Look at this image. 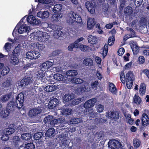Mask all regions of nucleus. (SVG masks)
Instances as JSON below:
<instances>
[{
  "mask_svg": "<svg viewBox=\"0 0 149 149\" xmlns=\"http://www.w3.org/2000/svg\"><path fill=\"white\" fill-rule=\"evenodd\" d=\"M120 80L123 84H133L135 80L134 76L132 71H129L125 75L124 70H123L120 73Z\"/></svg>",
  "mask_w": 149,
  "mask_h": 149,
  "instance_id": "obj_1",
  "label": "nucleus"
},
{
  "mask_svg": "<svg viewBox=\"0 0 149 149\" xmlns=\"http://www.w3.org/2000/svg\"><path fill=\"white\" fill-rule=\"evenodd\" d=\"M70 16L69 22L71 24L74 22L81 24L82 22L81 16L77 13L72 12L70 14Z\"/></svg>",
  "mask_w": 149,
  "mask_h": 149,
  "instance_id": "obj_2",
  "label": "nucleus"
},
{
  "mask_svg": "<svg viewBox=\"0 0 149 149\" xmlns=\"http://www.w3.org/2000/svg\"><path fill=\"white\" fill-rule=\"evenodd\" d=\"M108 144L109 148V149H121L122 147L121 143L115 139L110 141Z\"/></svg>",
  "mask_w": 149,
  "mask_h": 149,
  "instance_id": "obj_3",
  "label": "nucleus"
},
{
  "mask_svg": "<svg viewBox=\"0 0 149 149\" xmlns=\"http://www.w3.org/2000/svg\"><path fill=\"white\" fill-rule=\"evenodd\" d=\"M24 98V95L23 93H21L18 94L16 97V103L17 107L21 108L23 106V102Z\"/></svg>",
  "mask_w": 149,
  "mask_h": 149,
  "instance_id": "obj_4",
  "label": "nucleus"
},
{
  "mask_svg": "<svg viewBox=\"0 0 149 149\" xmlns=\"http://www.w3.org/2000/svg\"><path fill=\"white\" fill-rule=\"evenodd\" d=\"M27 58L30 59H36L39 57L40 54L38 51H28L26 54Z\"/></svg>",
  "mask_w": 149,
  "mask_h": 149,
  "instance_id": "obj_5",
  "label": "nucleus"
},
{
  "mask_svg": "<svg viewBox=\"0 0 149 149\" xmlns=\"http://www.w3.org/2000/svg\"><path fill=\"white\" fill-rule=\"evenodd\" d=\"M53 65V63L49 61H46L40 65V69L46 72L48 69Z\"/></svg>",
  "mask_w": 149,
  "mask_h": 149,
  "instance_id": "obj_6",
  "label": "nucleus"
},
{
  "mask_svg": "<svg viewBox=\"0 0 149 149\" xmlns=\"http://www.w3.org/2000/svg\"><path fill=\"white\" fill-rule=\"evenodd\" d=\"M49 37L50 36L47 33L42 32V34L39 35L38 36H37V38L36 39H37L39 41L45 42L48 40Z\"/></svg>",
  "mask_w": 149,
  "mask_h": 149,
  "instance_id": "obj_7",
  "label": "nucleus"
},
{
  "mask_svg": "<svg viewBox=\"0 0 149 149\" xmlns=\"http://www.w3.org/2000/svg\"><path fill=\"white\" fill-rule=\"evenodd\" d=\"M27 22L31 24L37 25L40 23L39 20L36 19L34 16L33 15L29 16L27 18Z\"/></svg>",
  "mask_w": 149,
  "mask_h": 149,
  "instance_id": "obj_8",
  "label": "nucleus"
},
{
  "mask_svg": "<svg viewBox=\"0 0 149 149\" xmlns=\"http://www.w3.org/2000/svg\"><path fill=\"white\" fill-rule=\"evenodd\" d=\"M97 101L95 98H92L86 102L84 104V107L86 108H88L93 106Z\"/></svg>",
  "mask_w": 149,
  "mask_h": 149,
  "instance_id": "obj_9",
  "label": "nucleus"
},
{
  "mask_svg": "<svg viewBox=\"0 0 149 149\" xmlns=\"http://www.w3.org/2000/svg\"><path fill=\"white\" fill-rule=\"evenodd\" d=\"M42 110L40 108L34 109L29 111L28 114L30 117H32L36 116Z\"/></svg>",
  "mask_w": 149,
  "mask_h": 149,
  "instance_id": "obj_10",
  "label": "nucleus"
},
{
  "mask_svg": "<svg viewBox=\"0 0 149 149\" xmlns=\"http://www.w3.org/2000/svg\"><path fill=\"white\" fill-rule=\"evenodd\" d=\"M90 88L88 87L87 84H84L81 87L77 88L75 91L77 94H80L82 93L84 91H89Z\"/></svg>",
  "mask_w": 149,
  "mask_h": 149,
  "instance_id": "obj_11",
  "label": "nucleus"
},
{
  "mask_svg": "<svg viewBox=\"0 0 149 149\" xmlns=\"http://www.w3.org/2000/svg\"><path fill=\"white\" fill-rule=\"evenodd\" d=\"M96 24L95 19L93 18H89L87 21V27L89 29H92Z\"/></svg>",
  "mask_w": 149,
  "mask_h": 149,
  "instance_id": "obj_12",
  "label": "nucleus"
},
{
  "mask_svg": "<svg viewBox=\"0 0 149 149\" xmlns=\"http://www.w3.org/2000/svg\"><path fill=\"white\" fill-rule=\"evenodd\" d=\"M141 121L142 125L147 126L149 124V118L148 116L145 113L143 114L141 117Z\"/></svg>",
  "mask_w": 149,
  "mask_h": 149,
  "instance_id": "obj_13",
  "label": "nucleus"
},
{
  "mask_svg": "<svg viewBox=\"0 0 149 149\" xmlns=\"http://www.w3.org/2000/svg\"><path fill=\"white\" fill-rule=\"evenodd\" d=\"M107 117H108L111 119H118L119 116L118 113L116 111L111 112H109L107 113Z\"/></svg>",
  "mask_w": 149,
  "mask_h": 149,
  "instance_id": "obj_14",
  "label": "nucleus"
},
{
  "mask_svg": "<svg viewBox=\"0 0 149 149\" xmlns=\"http://www.w3.org/2000/svg\"><path fill=\"white\" fill-rule=\"evenodd\" d=\"M58 103V100L56 98H53L50 101L48 105L50 109H52L56 107Z\"/></svg>",
  "mask_w": 149,
  "mask_h": 149,
  "instance_id": "obj_15",
  "label": "nucleus"
},
{
  "mask_svg": "<svg viewBox=\"0 0 149 149\" xmlns=\"http://www.w3.org/2000/svg\"><path fill=\"white\" fill-rule=\"evenodd\" d=\"M49 15V12L47 11H45L43 12L39 11L37 13V16L42 19L48 18Z\"/></svg>",
  "mask_w": 149,
  "mask_h": 149,
  "instance_id": "obj_16",
  "label": "nucleus"
},
{
  "mask_svg": "<svg viewBox=\"0 0 149 149\" xmlns=\"http://www.w3.org/2000/svg\"><path fill=\"white\" fill-rule=\"evenodd\" d=\"M19 62L18 57L15 55H12L10 59V63L12 65H16L18 64Z\"/></svg>",
  "mask_w": 149,
  "mask_h": 149,
  "instance_id": "obj_17",
  "label": "nucleus"
},
{
  "mask_svg": "<svg viewBox=\"0 0 149 149\" xmlns=\"http://www.w3.org/2000/svg\"><path fill=\"white\" fill-rule=\"evenodd\" d=\"M65 118H60L57 119H53L50 121V124L51 125H57L58 123H62L65 122Z\"/></svg>",
  "mask_w": 149,
  "mask_h": 149,
  "instance_id": "obj_18",
  "label": "nucleus"
},
{
  "mask_svg": "<svg viewBox=\"0 0 149 149\" xmlns=\"http://www.w3.org/2000/svg\"><path fill=\"white\" fill-rule=\"evenodd\" d=\"M46 72L43 70H40V69H38V71L35 73V74L37 75V78L39 79H43L45 76V73Z\"/></svg>",
  "mask_w": 149,
  "mask_h": 149,
  "instance_id": "obj_19",
  "label": "nucleus"
},
{
  "mask_svg": "<svg viewBox=\"0 0 149 149\" xmlns=\"http://www.w3.org/2000/svg\"><path fill=\"white\" fill-rule=\"evenodd\" d=\"M53 78L57 81H60V83L64 82L65 78L64 76L61 74L57 73L54 74Z\"/></svg>",
  "mask_w": 149,
  "mask_h": 149,
  "instance_id": "obj_20",
  "label": "nucleus"
},
{
  "mask_svg": "<svg viewBox=\"0 0 149 149\" xmlns=\"http://www.w3.org/2000/svg\"><path fill=\"white\" fill-rule=\"evenodd\" d=\"M88 42L93 45L95 44L97 42V38L92 35H90L88 36Z\"/></svg>",
  "mask_w": 149,
  "mask_h": 149,
  "instance_id": "obj_21",
  "label": "nucleus"
},
{
  "mask_svg": "<svg viewBox=\"0 0 149 149\" xmlns=\"http://www.w3.org/2000/svg\"><path fill=\"white\" fill-rule=\"evenodd\" d=\"M74 97V95L73 93L65 94L63 96V99L64 101L68 102Z\"/></svg>",
  "mask_w": 149,
  "mask_h": 149,
  "instance_id": "obj_22",
  "label": "nucleus"
},
{
  "mask_svg": "<svg viewBox=\"0 0 149 149\" xmlns=\"http://www.w3.org/2000/svg\"><path fill=\"white\" fill-rule=\"evenodd\" d=\"M28 29V26H27L26 24H24L20 26L18 29V32L19 33L22 34L24 32H26Z\"/></svg>",
  "mask_w": 149,
  "mask_h": 149,
  "instance_id": "obj_23",
  "label": "nucleus"
},
{
  "mask_svg": "<svg viewBox=\"0 0 149 149\" xmlns=\"http://www.w3.org/2000/svg\"><path fill=\"white\" fill-rule=\"evenodd\" d=\"M13 127L14 125H10L8 126V127L6 129L5 131L4 132V133L8 135H11L15 132V129L13 128Z\"/></svg>",
  "mask_w": 149,
  "mask_h": 149,
  "instance_id": "obj_24",
  "label": "nucleus"
},
{
  "mask_svg": "<svg viewBox=\"0 0 149 149\" xmlns=\"http://www.w3.org/2000/svg\"><path fill=\"white\" fill-rule=\"evenodd\" d=\"M57 86L54 84L48 85L45 88V90L47 92H52L56 90L57 88Z\"/></svg>",
  "mask_w": 149,
  "mask_h": 149,
  "instance_id": "obj_25",
  "label": "nucleus"
},
{
  "mask_svg": "<svg viewBox=\"0 0 149 149\" xmlns=\"http://www.w3.org/2000/svg\"><path fill=\"white\" fill-rule=\"evenodd\" d=\"M82 120L81 118H73L71 119L70 122H67L68 124H76L82 122Z\"/></svg>",
  "mask_w": 149,
  "mask_h": 149,
  "instance_id": "obj_26",
  "label": "nucleus"
},
{
  "mask_svg": "<svg viewBox=\"0 0 149 149\" xmlns=\"http://www.w3.org/2000/svg\"><path fill=\"white\" fill-rule=\"evenodd\" d=\"M124 13L126 16H130L133 13L132 7L130 6H127L124 9Z\"/></svg>",
  "mask_w": 149,
  "mask_h": 149,
  "instance_id": "obj_27",
  "label": "nucleus"
},
{
  "mask_svg": "<svg viewBox=\"0 0 149 149\" xmlns=\"http://www.w3.org/2000/svg\"><path fill=\"white\" fill-rule=\"evenodd\" d=\"M88 11L91 14H93L95 13L94 6L91 3H88L86 5Z\"/></svg>",
  "mask_w": 149,
  "mask_h": 149,
  "instance_id": "obj_28",
  "label": "nucleus"
},
{
  "mask_svg": "<svg viewBox=\"0 0 149 149\" xmlns=\"http://www.w3.org/2000/svg\"><path fill=\"white\" fill-rule=\"evenodd\" d=\"M62 5L60 4H56L54 5L53 11L55 13H60L62 9Z\"/></svg>",
  "mask_w": 149,
  "mask_h": 149,
  "instance_id": "obj_29",
  "label": "nucleus"
},
{
  "mask_svg": "<svg viewBox=\"0 0 149 149\" xmlns=\"http://www.w3.org/2000/svg\"><path fill=\"white\" fill-rule=\"evenodd\" d=\"M10 111L7 109L6 110H3L0 112V116L2 118H5L9 115Z\"/></svg>",
  "mask_w": 149,
  "mask_h": 149,
  "instance_id": "obj_30",
  "label": "nucleus"
},
{
  "mask_svg": "<svg viewBox=\"0 0 149 149\" xmlns=\"http://www.w3.org/2000/svg\"><path fill=\"white\" fill-rule=\"evenodd\" d=\"M83 63L86 65L89 66H92L93 64L92 60L89 58H87L84 59Z\"/></svg>",
  "mask_w": 149,
  "mask_h": 149,
  "instance_id": "obj_31",
  "label": "nucleus"
},
{
  "mask_svg": "<svg viewBox=\"0 0 149 149\" xmlns=\"http://www.w3.org/2000/svg\"><path fill=\"white\" fill-rule=\"evenodd\" d=\"M16 102L15 103L13 102H10L8 104L7 109L10 111H12L14 109L15 107H17V105H16Z\"/></svg>",
  "mask_w": 149,
  "mask_h": 149,
  "instance_id": "obj_32",
  "label": "nucleus"
},
{
  "mask_svg": "<svg viewBox=\"0 0 149 149\" xmlns=\"http://www.w3.org/2000/svg\"><path fill=\"white\" fill-rule=\"evenodd\" d=\"M31 81V77L25 76L20 81V84H30Z\"/></svg>",
  "mask_w": 149,
  "mask_h": 149,
  "instance_id": "obj_33",
  "label": "nucleus"
},
{
  "mask_svg": "<svg viewBox=\"0 0 149 149\" xmlns=\"http://www.w3.org/2000/svg\"><path fill=\"white\" fill-rule=\"evenodd\" d=\"M66 74L68 76L74 77L77 75L78 73L76 70H70L67 71Z\"/></svg>",
  "mask_w": 149,
  "mask_h": 149,
  "instance_id": "obj_34",
  "label": "nucleus"
},
{
  "mask_svg": "<svg viewBox=\"0 0 149 149\" xmlns=\"http://www.w3.org/2000/svg\"><path fill=\"white\" fill-rule=\"evenodd\" d=\"M79 47V44L75 43L74 42L70 45L68 47V49L70 51H72L74 48H78Z\"/></svg>",
  "mask_w": 149,
  "mask_h": 149,
  "instance_id": "obj_35",
  "label": "nucleus"
},
{
  "mask_svg": "<svg viewBox=\"0 0 149 149\" xmlns=\"http://www.w3.org/2000/svg\"><path fill=\"white\" fill-rule=\"evenodd\" d=\"M55 132V130L53 128L49 129L45 133V135L46 136L50 137L51 136L54 135Z\"/></svg>",
  "mask_w": 149,
  "mask_h": 149,
  "instance_id": "obj_36",
  "label": "nucleus"
},
{
  "mask_svg": "<svg viewBox=\"0 0 149 149\" xmlns=\"http://www.w3.org/2000/svg\"><path fill=\"white\" fill-rule=\"evenodd\" d=\"M31 137V135L29 133H25L22 134L21 138L24 140L27 141L29 140Z\"/></svg>",
  "mask_w": 149,
  "mask_h": 149,
  "instance_id": "obj_37",
  "label": "nucleus"
},
{
  "mask_svg": "<svg viewBox=\"0 0 149 149\" xmlns=\"http://www.w3.org/2000/svg\"><path fill=\"white\" fill-rule=\"evenodd\" d=\"M22 141V140L17 136H15L13 138V143L16 146L19 145Z\"/></svg>",
  "mask_w": 149,
  "mask_h": 149,
  "instance_id": "obj_38",
  "label": "nucleus"
},
{
  "mask_svg": "<svg viewBox=\"0 0 149 149\" xmlns=\"http://www.w3.org/2000/svg\"><path fill=\"white\" fill-rule=\"evenodd\" d=\"M34 48L35 49H38L39 50H43L45 47V46L42 44H40L38 42L34 44Z\"/></svg>",
  "mask_w": 149,
  "mask_h": 149,
  "instance_id": "obj_39",
  "label": "nucleus"
},
{
  "mask_svg": "<svg viewBox=\"0 0 149 149\" xmlns=\"http://www.w3.org/2000/svg\"><path fill=\"white\" fill-rule=\"evenodd\" d=\"M147 19L145 17H142L140 19L139 24L141 26L145 27L146 26Z\"/></svg>",
  "mask_w": 149,
  "mask_h": 149,
  "instance_id": "obj_40",
  "label": "nucleus"
},
{
  "mask_svg": "<svg viewBox=\"0 0 149 149\" xmlns=\"http://www.w3.org/2000/svg\"><path fill=\"white\" fill-rule=\"evenodd\" d=\"M21 48L18 46L16 47L13 52V55L18 57L20 55Z\"/></svg>",
  "mask_w": 149,
  "mask_h": 149,
  "instance_id": "obj_41",
  "label": "nucleus"
},
{
  "mask_svg": "<svg viewBox=\"0 0 149 149\" xmlns=\"http://www.w3.org/2000/svg\"><path fill=\"white\" fill-rule=\"evenodd\" d=\"M84 98L83 97L81 98H79L74 100L72 102V105H75L79 104L81 102L84 100Z\"/></svg>",
  "mask_w": 149,
  "mask_h": 149,
  "instance_id": "obj_42",
  "label": "nucleus"
},
{
  "mask_svg": "<svg viewBox=\"0 0 149 149\" xmlns=\"http://www.w3.org/2000/svg\"><path fill=\"white\" fill-rule=\"evenodd\" d=\"M62 15H61V13H56L53 15V18L54 20L56 21H58L62 17Z\"/></svg>",
  "mask_w": 149,
  "mask_h": 149,
  "instance_id": "obj_43",
  "label": "nucleus"
},
{
  "mask_svg": "<svg viewBox=\"0 0 149 149\" xmlns=\"http://www.w3.org/2000/svg\"><path fill=\"white\" fill-rule=\"evenodd\" d=\"M10 71V69L8 67L6 66L3 68V69L1 72V74L2 75L5 76L8 74Z\"/></svg>",
  "mask_w": 149,
  "mask_h": 149,
  "instance_id": "obj_44",
  "label": "nucleus"
},
{
  "mask_svg": "<svg viewBox=\"0 0 149 149\" xmlns=\"http://www.w3.org/2000/svg\"><path fill=\"white\" fill-rule=\"evenodd\" d=\"M146 86L145 84H141L140 88V94L141 95H143L145 93Z\"/></svg>",
  "mask_w": 149,
  "mask_h": 149,
  "instance_id": "obj_45",
  "label": "nucleus"
},
{
  "mask_svg": "<svg viewBox=\"0 0 149 149\" xmlns=\"http://www.w3.org/2000/svg\"><path fill=\"white\" fill-rule=\"evenodd\" d=\"M133 100L134 102L137 104H139L141 102L140 97L135 94L133 98Z\"/></svg>",
  "mask_w": 149,
  "mask_h": 149,
  "instance_id": "obj_46",
  "label": "nucleus"
},
{
  "mask_svg": "<svg viewBox=\"0 0 149 149\" xmlns=\"http://www.w3.org/2000/svg\"><path fill=\"white\" fill-rule=\"evenodd\" d=\"M115 41V37L114 36H110L108 40V43L109 46H111L113 45Z\"/></svg>",
  "mask_w": 149,
  "mask_h": 149,
  "instance_id": "obj_47",
  "label": "nucleus"
},
{
  "mask_svg": "<svg viewBox=\"0 0 149 149\" xmlns=\"http://www.w3.org/2000/svg\"><path fill=\"white\" fill-rule=\"evenodd\" d=\"M79 47L80 49L83 52L88 51L89 50L90 48L88 46L82 44L80 45L79 46Z\"/></svg>",
  "mask_w": 149,
  "mask_h": 149,
  "instance_id": "obj_48",
  "label": "nucleus"
},
{
  "mask_svg": "<svg viewBox=\"0 0 149 149\" xmlns=\"http://www.w3.org/2000/svg\"><path fill=\"white\" fill-rule=\"evenodd\" d=\"M35 146L32 143H28L25 144L24 149H34Z\"/></svg>",
  "mask_w": 149,
  "mask_h": 149,
  "instance_id": "obj_49",
  "label": "nucleus"
},
{
  "mask_svg": "<svg viewBox=\"0 0 149 149\" xmlns=\"http://www.w3.org/2000/svg\"><path fill=\"white\" fill-rule=\"evenodd\" d=\"M54 119V117L52 116L49 115L45 118L44 121L45 123H50V121Z\"/></svg>",
  "mask_w": 149,
  "mask_h": 149,
  "instance_id": "obj_50",
  "label": "nucleus"
},
{
  "mask_svg": "<svg viewBox=\"0 0 149 149\" xmlns=\"http://www.w3.org/2000/svg\"><path fill=\"white\" fill-rule=\"evenodd\" d=\"M85 111H88V113H90V117H94L95 116V112L93 109H86L84 111L85 113H86Z\"/></svg>",
  "mask_w": 149,
  "mask_h": 149,
  "instance_id": "obj_51",
  "label": "nucleus"
},
{
  "mask_svg": "<svg viewBox=\"0 0 149 149\" xmlns=\"http://www.w3.org/2000/svg\"><path fill=\"white\" fill-rule=\"evenodd\" d=\"M133 145L134 147H139L141 144V142L138 139H134L133 141Z\"/></svg>",
  "mask_w": 149,
  "mask_h": 149,
  "instance_id": "obj_52",
  "label": "nucleus"
},
{
  "mask_svg": "<svg viewBox=\"0 0 149 149\" xmlns=\"http://www.w3.org/2000/svg\"><path fill=\"white\" fill-rule=\"evenodd\" d=\"M109 90L111 93L115 94L116 93V90L114 84H109Z\"/></svg>",
  "mask_w": 149,
  "mask_h": 149,
  "instance_id": "obj_53",
  "label": "nucleus"
},
{
  "mask_svg": "<svg viewBox=\"0 0 149 149\" xmlns=\"http://www.w3.org/2000/svg\"><path fill=\"white\" fill-rule=\"evenodd\" d=\"M63 114L65 115L70 114L72 113V110L70 109H68L63 110L61 112Z\"/></svg>",
  "mask_w": 149,
  "mask_h": 149,
  "instance_id": "obj_54",
  "label": "nucleus"
},
{
  "mask_svg": "<svg viewBox=\"0 0 149 149\" xmlns=\"http://www.w3.org/2000/svg\"><path fill=\"white\" fill-rule=\"evenodd\" d=\"M106 121L105 120H104V119L102 118H101V116L100 118L95 119V124H97L99 123H105Z\"/></svg>",
  "mask_w": 149,
  "mask_h": 149,
  "instance_id": "obj_55",
  "label": "nucleus"
},
{
  "mask_svg": "<svg viewBox=\"0 0 149 149\" xmlns=\"http://www.w3.org/2000/svg\"><path fill=\"white\" fill-rule=\"evenodd\" d=\"M56 31H55L54 34H57L56 36H55V38H58L61 36H62V35H63V33L60 30H58V29L57 30L56 29L55 30Z\"/></svg>",
  "mask_w": 149,
  "mask_h": 149,
  "instance_id": "obj_56",
  "label": "nucleus"
},
{
  "mask_svg": "<svg viewBox=\"0 0 149 149\" xmlns=\"http://www.w3.org/2000/svg\"><path fill=\"white\" fill-rule=\"evenodd\" d=\"M96 108L97 112H102L104 110V106L100 104L97 105Z\"/></svg>",
  "mask_w": 149,
  "mask_h": 149,
  "instance_id": "obj_57",
  "label": "nucleus"
},
{
  "mask_svg": "<svg viewBox=\"0 0 149 149\" xmlns=\"http://www.w3.org/2000/svg\"><path fill=\"white\" fill-rule=\"evenodd\" d=\"M10 98V96L9 95H3L2 96L1 100L2 102H5L8 101Z\"/></svg>",
  "mask_w": 149,
  "mask_h": 149,
  "instance_id": "obj_58",
  "label": "nucleus"
},
{
  "mask_svg": "<svg viewBox=\"0 0 149 149\" xmlns=\"http://www.w3.org/2000/svg\"><path fill=\"white\" fill-rule=\"evenodd\" d=\"M42 135V133L41 132L36 133L34 135V139L36 140L40 139Z\"/></svg>",
  "mask_w": 149,
  "mask_h": 149,
  "instance_id": "obj_59",
  "label": "nucleus"
},
{
  "mask_svg": "<svg viewBox=\"0 0 149 149\" xmlns=\"http://www.w3.org/2000/svg\"><path fill=\"white\" fill-rule=\"evenodd\" d=\"M145 61L144 57L143 56H140L138 58V62L140 64L143 63Z\"/></svg>",
  "mask_w": 149,
  "mask_h": 149,
  "instance_id": "obj_60",
  "label": "nucleus"
},
{
  "mask_svg": "<svg viewBox=\"0 0 149 149\" xmlns=\"http://www.w3.org/2000/svg\"><path fill=\"white\" fill-rule=\"evenodd\" d=\"M132 49L134 54H137L139 52V47L137 46L136 45H135L134 47L133 48H132Z\"/></svg>",
  "mask_w": 149,
  "mask_h": 149,
  "instance_id": "obj_61",
  "label": "nucleus"
},
{
  "mask_svg": "<svg viewBox=\"0 0 149 149\" xmlns=\"http://www.w3.org/2000/svg\"><path fill=\"white\" fill-rule=\"evenodd\" d=\"M124 49L123 47H121L118 51V54L120 56H121L124 54Z\"/></svg>",
  "mask_w": 149,
  "mask_h": 149,
  "instance_id": "obj_62",
  "label": "nucleus"
},
{
  "mask_svg": "<svg viewBox=\"0 0 149 149\" xmlns=\"http://www.w3.org/2000/svg\"><path fill=\"white\" fill-rule=\"evenodd\" d=\"M8 135L6 134V133L2 135L1 139L3 141H6L8 140L9 139Z\"/></svg>",
  "mask_w": 149,
  "mask_h": 149,
  "instance_id": "obj_63",
  "label": "nucleus"
},
{
  "mask_svg": "<svg viewBox=\"0 0 149 149\" xmlns=\"http://www.w3.org/2000/svg\"><path fill=\"white\" fill-rule=\"evenodd\" d=\"M11 44L10 42H7L4 45V48L7 51L9 50L10 49Z\"/></svg>",
  "mask_w": 149,
  "mask_h": 149,
  "instance_id": "obj_64",
  "label": "nucleus"
}]
</instances>
